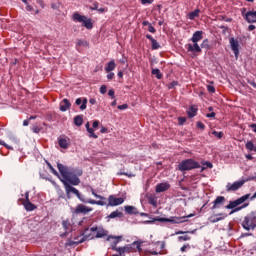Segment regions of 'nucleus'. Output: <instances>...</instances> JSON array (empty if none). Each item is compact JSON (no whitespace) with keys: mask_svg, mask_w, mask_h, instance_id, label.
<instances>
[{"mask_svg":"<svg viewBox=\"0 0 256 256\" xmlns=\"http://www.w3.org/2000/svg\"><path fill=\"white\" fill-rule=\"evenodd\" d=\"M57 169L62 177L60 178V181L64 185L67 199H71V193L76 196L79 195V190L73 186L80 185L81 179H79V177L83 175V170L65 166L59 162H57Z\"/></svg>","mask_w":256,"mask_h":256,"instance_id":"obj_1","label":"nucleus"},{"mask_svg":"<svg viewBox=\"0 0 256 256\" xmlns=\"http://www.w3.org/2000/svg\"><path fill=\"white\" fill-rule=\"evenodd\" d=\"M191 217H195V214H189L183 217H172V218H161L158 216L156 218H152L151 220H146L144 221V223L145 225L155 223V221H158L159 223H185V221H187V219H191Z\"/></svg>","mask_w":256,"mask_h":256,"instance_id":"obj_2","label":"nucleus"},{"mask_svg":"<svg viewBox=\"0 0 256 256\" xmlns=\"http://www.w3.org/2000/svg\"><path fill=\"white\" fill-rule=\"evenodd\" d=\"M249 197H251V194H245L244 196H241L240 198L234 201H230L229 204L225 206V209H233L231 210L229 215H233V213H237V211H241V209H245V207H248L249 204H244L240 207L239 205L245 203V201H247ZM235 207H238V208H235Z\"/></svg>","mask_w":256,"mask_h":256,"instance_id":"obj_3","label":"nucleus"},{"mask_svg":"<svg viewBox=\"0 0 256 256\" xmlns=\"http://www.w3.org/2000/svg\"><path fill=\"white\" fill-rule=\"evenodd\" d=\"M141 241H134L124 247H118V254L112 256H125V253H132V251H141Z\"/></svg>","mask_w":256,"mask_h":256,"instance_id":"obj_4","label":"nucleus"},{"mask_svg":"<svg viewBox=\"0 0 256 256\" xmlns=\"http://www.w3.org/2000/svg\"><path fill=\"white\" fill-rule=\"evenodd\" d=\"M241 226L245 231H253L256 229V212H251L244 217Z\"/></svg>","mask_w":256,"mask_h":256,"instance_id":"obj_5","label":"nucleus"},{"mask_svg":"<svg viewBox=\"0 0 256 256\" xmlns=\"http://www.w3.org/2000/svg\"><path fill=\"white\" fill-rule=\"evenodd\" d=\"M201 165L199 164V162L193 160V159H185L182 160L179 164H178V171H192V169H200Z\"/></svg>","mask_w":256,"mask_h":256,"instance_id":"obj_6","label":"nucleus"},{"mask_svg":"<svg viewBox=\"0 0 256 256\" xmlns=\"http://www.w3.org/2000/svg\"><path fill=\"white\" fill-rule=\"evenodd\" d=\"M72 19L77 23H83V27H86L88 30L93 29V20L91 18H87L85 15L79 14V12H75Z\"/></svg>","mask_w":256,"mask_h":256,"instance_id":"obj_7","label":"nucleus"},{"mask_svg":"<svg viewBox=\"0 0 256 256\" xmlns=\"http://www.w3.org/2000/svg\"><path fill=\"white\" fill-rule=\"evenodd\" d=\"M93 211V208L87 207L83 204H78L76 208H71L72 215H79L82 213V215H87V213H91Z\"/></svg>","mask_w":256,"mask_h":256,"instance_id":"obj_8","label":"nucleus"},{"mask_svg":"<svg viewBox=\"0 0 256 256\" xmlns=\"http://www.w3.org/2000/svg\"><path fill=\"white\" fill-rule=\"evenodd\" d=\"M123 203H125V199L117 198L115 195H110L108 197L107 207H117L119 205H123Z\"/></svg>","mask_w":256,"mask_h":256,"instance_id":"obj_9","label":"nucleus"},{"mask_svg":"<svg viewBox=\"0 0 256 256\" xmlns=\"http://www.w3.org/2000/svg\"><path fill=\"white\" fill-rule=\"evenodd\" d=\"M245 185V180L236 181L233 184L228 183L226 185V191L229 193L231 191H238V189H241Z\"/></svg>","mask_w":256,"mask_h":256,"instance_id":"obj_10","label":"nucleus"},{"mask_svg":"<svg viewBox=\"0 0 256 256\" xmlns=\"http://www.w3.org/2000/svg\"><path fill=\"white\" fill-rule=\"evenodd\" d=\"M111 239H114V241L111 244V249L113 251H116L117 253H119V247H117V244L121 241V239H123V236H108L106 241H111Z\"/></svg>","mask_w":256,"mask_h":256,"instance_id":"obj_11","label":"nucleus"},{"mask_svg":"<svg viewBox=\"0 0 256 256\" xmlns=\"http://www.w3.org/2000/svg\"><path fill=\"white\" fill-rule=\"evenodd\" d=\"M229 43L235 57H239V41L232 37L229 39Z\"/></svg>","mask_w":256,"mask_h":256,"instance_id":"obj_12","label":"nucleus"},{"mask_svg":"<svg viewBox=\"0 0 256 256\" xmlns=\"http://www.w3.org/2000/svg\"><path fill=\"white\" fill-rule=\"evenodd\" d=\"M225 205V196H217L216 199L213 201L212 210L220 209Z\"/></svg>","mask_w":256,"mask_h":256,"instance_id":"obj_13","label":"nucleus"},{"mask_svg":"<svg viewBox=\"0 0 256 256\" xmlns=\"http://www.w3.org/2000/svg\"><path fill=\"white\" fill-rule=\"evenodd\" d=\"M194 44H188L186 45V49L190 53H201V46L197 44V42H193Z\"/></svg>","mask_w":256,"mask_h":256,"instance_id":"obj_14","label":"nucleus"},{"mask_svg":"<svg viewBox=\"0 0 256 256\" xmlns=\"http://www.w3.org/2000/svg\"><path fill=\"white\" fill-rule=\"evenodd\" d=\"M171 185L169 183H159L156 185L155 191L156 193H165V191H169Z\"/></svg>","mask_w":256,"mask_h":256,"instance_id":"obj_15","label":"nucleus"},{"mask_svg":"<svg viewBox=\"0 0 256 256\" xmlns=\"http://www.w3.org/2000/svg\"><path fill=\"white\" fill-rule=\"evenodd\" d=\"M227 217V214L225 213H218L215 214L214 216L210 217V223H219V221H223Z\"/></svg>","mask_w":256,"mask_h":256,"instance_id":"obj_16","label":"nucleus"},{"mask_svg":"<svg viewBox=\"0 0 256 256\" xmlns=\"http://www.w3.org/2000/svg\"><path fill=\"white\" fill-rule=\"evenodd\" d=\"M244 18L247 23H256V11H248Z\"/></svg>","mask_w":256,"mask_h":256,"instance_id":"obj_17","label":"nucleus"},{"mask_svg":"<svg viewBox=\"0 0 256 256\" xmlns=\"http://www.w3.org/2000/svg\"><path fill=\"white\" fill-rule=\"evenodd\" d=\"M67 109H71V102H69V99L64 98L62 102L60 103V111L65 113Z\"/></svg>","mask_w":256,"mask_h":256,"instance_id":"obj_18","label":"nucleus"},{"mask_svg":"<svg viewBox=\"0 0 256 256\" xmlns=\"http://www.w3.org/2000/svg\"><path fill=\"white\" fill-rule=\"evenodd\" d=\"M201 39H203V31H196L192 35V38L190 39V41H192V43H199Z\"/></svg>","mask_w":256,"mask_h":256,"instance_id":"obj_19","label":"nucleus"},{"mask_svg":"<svg viewBox=\"0 0 256 256\" xmlns=\"http://www.w3.org/2000/svg\"><path fill=\"white\" fill-rule=\"evenodd\" d=\"M82 239L78 241V243H85L91 237V230L90 228H86L82 233H81Z\"/></svg>","mask_w":256,"mask_h":256,"instance_id":"obj_20","label":"nucleus"},{"mask_svg":"<svg viewBox=\"0 0 256 256\" xmlns=\"http://www.w3.org/2000/svg\"><path fill=\"white\" fill-rule=\"evenodd\" d=\"M124 211L128 215H139V211L137 210V208L135 206H125Z\"/></svg>","mask_w":256,"mask_h":256,"instance_id":"obj_21","label":"nucleus"},{"mask_svg":"<svg viewBox=\"0 0 256 256\" xmlns=\"http://www.w3.org/2000/svg\"><path fill=\"white\" fill-rule=\"evenodd\" d=\"M75 103L76 105H81L80 106L81 111H85V109H87V98H83V100L81 98H77Z\"/></svg>","mask_w":256,"mask_h":256,"instance_id":"obj_22","label":"nucleus"},{"mask_svg":"<svg viewBox=\"0 0 256 256\" xmlns=\"http://www.w3.org/2000/svg\"><path fill=\"white\" fill-rule=\"evenodd\" d=\"M62 227L65 231V233L62 235V237H65V235H67L69 233V227H71V221L69 220V218L62 221Z\"/></svg>","mask_w":256,"mask_h":256,"instance_id":"obj_23","label":"nucleus"},{"mask_svg":"<svg viewBox=\"0 0 256 256\" xmlns=\"http://www.w3.org/2000/svg\"><path fill=\"white\" fill-rule=\"evenodd\" d=\"M121 219L124 217L123 212H119V210L113 211L110 215L107 216V219Z\"/></svg>","mask_w":256,"mask_h":256,"instance_id":"obj_24","label":"nucleus"},{"mask_svg":"<svg viewBox=\"0 0 256 256\" xmlns=\"http://www.w3.org/2000/svg\"><path fill=\"white\" fill-rule=\"evenodd\" d=\"M115 67H117V64H115V60H111L105 67L106 73H111V71H115Z\"/></svg>","mask_w":256,"mask_h":256,"instance_id":"obj_25","label":"nucleus"},{"mask_svg":"<svg viewBox=\"0 0 256 256\" xmlns=\"http://www.w3.org/2000/svg\"><path fill=\"white\" fill-rule=\"evenodd\" d=\"M23 205L27 211H35V209H37V206L31 203V201H24Z\"/></svg>","mask_w":256,"mask_h":256,"instance_id":"obj_26","label":"nucleus"},{"mask_svg":"<svg viewBox=\"0 0 256 256\" xmlns=\"http://www.w3.org/2000/svg\"><path fill=\"white\" fill-rule=\"evenodd\" d=\"M90 11H98V13H105V8H99V2H94L92 6H89Z\"/></svg>","mask_w":256,"mask_h":256,"instance_id":"obj_27","label":"nucleus"},{"mask_svg":"<svg viewBox=\"0 0 256 256\" xmlns=\"http://www.w3.org/2000/svg\"><path fill=\"white\" fill-rule=\"evenodd\" d=\"M58 145L61 147V149H69V141H67L65 138H61L58 141Z\"/></svg>","mask_w":256,"mask_h":256,"instance_id":"obj_28","label":"nucleus"},{"mask_svg":"<svg viewBox=\"0 0 256 256\" xmlns=\"http://www.w3.org/2000/svg\"><path fill=\"white\" fill-rule=\"evenodd\" d=\"M199 13H201V10L195 9L194 11L188 13V19H190V21H193L196 17H199Z\"/></svg>","mask_w":256,"mask_h":256,"instance_id":"obj_29","label":"nucleus"},{"mask_svg":"<svg viewBox=\"0 0 256 256\" xmlns=\"http://www.w3.org/2000/svg\"><path fill=\"white\" fill-rule=\"evenodd\" d=\"M187 115L189 119H193V117L197 115V108L195 106H191L190 109L187 111Z\"/></svg>","mask_w":256,"mask_h":256,"instance_id":"obj_30","label":"nucleus"},{"mask_svg":"<svg viewBox=\"0 0 256 256\" xmlns=\"http://www.w3.org/2000/svg\"><path fill=\"white\" fill-rule=\"evenodd\" d=\"M74 125H76V127H81V125H83V116L82 115H78L74 118Z\"/></svg>","mask_w":256,"mask_h":256,"instance_id":"obj_31","label":"nucleus"},{"mask_svg":"<svg viewBox=\"0 0 256 256\" xmlns=\"http://www.w3.org/2000/svg\"><path fill=\"white\" fill-rule=\"evenodd\" d=\"M102 237H107V231L103 228H100L96 233V239H102Z\"/></svg>","mask_w":256,"mask_h":256,"instance_id":"obj_32","label":"nucleus"},{"mask_svg":"<svg viewBox=\"0 0 256 256\" xmlns=\"http://www.w3.org/2000/svg\"><path fill=\"white\" fill-rule=\"evenodd\" d=\"M152 75H155L156 79H163V74L161 73V70L158 68L152 69Z\"/></svg>","mask_w":256,"mask_h":256,"instance_id":"obj_33","label":"nucleus"},{"mask_svg":"<svg viewBox=\"0 0 256 256\" xmlns=\"http://www.w3.org/2000/svg\"><path fill=\"white\" fill-rule=\"evenodd\" d=\"M76 47H89V42L83 39H78L76 43Z\"/></svg>","mask_w":256,"mask_h":256,"instance_id":"obj_34","label":"nucleus"},{"mask_svg":"<svg viewBox=\"0 0 256 256\" xmlns=\"http://www.w3.org/2000/svg\"><path fill=\"white\" fill-rule=\"evenodd\" d=\"M246 149H248V151H255L256 152V146L255 144H253L252 141H248L245 145Z\"/></svg>","mask_w":256,"mask_h":256,"instance_id":"obj_35","label":"nucleus"},{"mask_svg":"<svg viewBox=\"0 0 256 256\" xmlns=\"http://www.w3.org/2000/svg\"><path fill=\"white\" fill-rule=\"evenodd\" d=\"M200 49H206L209 50L211 48V46H209V39H205L203 40V42L200 45Z\"/></svg>","mask_w":256,"mask_h":256,"instance_id":"obj_36","label":"nucleus"},{"mask_svg":"<svg viewBox=\"0 0 256 256\" xmlns=\"http://www.w3.org/2000/svg\"><path fill=\"white\" fill-rule=\"evenodd\" d=\"M47 166L49 167L51 173H53V175H55L56 177H59V172H57V170H55V168L53 167V165H51V163L47 162Z\"/></svg>","mask_w":256,"mask_h":256,"instance_id":"obj_37","label":"nucleus"},{"mask_svg":"<svg viewBox=\"0 0 256 256\" xmlns=\"http://www.w3.org/2000/svg\"><path fill=\"white\" fill-rule=\"evenodd\" d=\"M212 135L216 137L217 139H223V135H225L223 132H217L216 130L212 131Z\"/></svg>","mask_w":256,"mask_h":256,"instance_id":"obj_38","label":"nucleus"},{"mask_svg":"<svg viewBox=\"0 0 256 256\" xmlns=\"http://www.w3.org/2000/svg\"><path fill=\"white\" fill-rule=\"evenodd\" d=\"M151 43H152L153 50L161 49V45L155 39Z\"/></svg>","mask_w":256,"mask_h":256,"instance_id":"obj_39","label":"nucleus"},{"mask_svg":"<svg viewBox=\"0 0 256 256\" xmlns=\"http://www.w3.org/2000/svg\"><path fill=\"white\" fill-rule=\"evenodd\" d=\"M87 132L89 133V137H93V139H97V134H95V130L93 128H88Z\"/></svg>","mask_w":256,"mask_h":256,"instance_id":"obj_40","label":"nucleus"},{"mask_svg":"<svg viewBox=\"0 0 256 256\" xmlns=\"http://www.w3.org/2000/svg\"><path fill=\"white\" fill-rule=\"evenodd\" d=\"M148 203H149L150 205H153V207H157V200H156L155 198H153V196H150V197L148 198Z\"/></svg>","mask_w":256,"mask_h":256,"instance_id":"obj_41","label":"nucleus"},{"mask_svg":"<svg viewBox=\"0 0 256 256\" xmlns=\"http://www.w3.org/2000/svg\"><path fill=\"white\" fill-rule=\"evenodd\" d=\"M91 193H92V195H94V197H96V199H101L102 201H105V197L95 193V189L91 188Z\"/></svg>","mask_w":256,"mask_h":256,"instance_id":"obj_42","label":"nucleus"},{"mask_svg":"<svg viewBox=\"0 0 256 256\" xmlns=\"http://www.w3.org/2000/svg\"><path fill=\"white\" fill-rule=\"evenodd\" d=\"M191 237L189 235L179 236L178 241H189Z\"/></svg>","mask_w":256,"mask_h":256,"instance_id":"obj_43","label":"nucleus"},{"mask_svg":"<svg viewBox=\"0 0 256 256\" xmlns=\"http://www.w3.org/2000/svg\"><path fill=\"white\" fill-rule=\"evenodd\" d=\"M186 121H187V118H185V117H178V124L179 125H185Z\"/></svg>","mask_w":256,"mask_h":256,"instance_id":"obj_44","label":"nucleus"},{"mask_svg":"<svg viewBox=\"0 0 256 256\" xmlns=\"http://www.w3.org/2000/svg\"><path fill=\"white\" fill-rule=\"evenodd\" d=\"M177 85H179V82L173 81L169 84L168 89H175V87H177Z\"/></svg>","mask_w":256,"mask_h":256,"instance_id":"obj_45","label":"nucleus"},{"mask_svg":"<svg viewBox=\"0 0 256 256\" xmlns=\"http://www.w3.org/2000/svg\"><path fill=\"white\" fill-rule=\"evenodd\" d=\"M76 197L79 199V201H81L82 203H87V200L85 199V196L81 195V193H79L78 195H76Z\"/></svg>","mask_w":256,"mask_h":256,"instance_id":"obj_46","label":"nucleus"},{"mask_svg":"<svg viewBox=\"0 0 256 256\" xmlns=\"http://www.w3.org/2000/svg\"><path fill=\"white\" fill-rule=\"evenodd\" d=\"M219 29H222L223 35H225V33H227V31H229V27H227L225 25H220Z\"/></svg>","mask_w":256,"mask_h":256,"instance_id":"obj_47","label":"nucleus"},{"mask_svg":"<svg viewBox=\"0 0 256 256\" xmlns=\"http://www.w3.org/2000/svg\"><path fill=\"white\" fill-rule=\"evenodd\" d=\"M100 93H101V95H105V93H107V86L106 85H102L100 87Z\"/></svg>","mask_w":256,"mask_h":256,"instance_id":"obj_48","label":"nucleus"},{"mask_svg":"<svg viewBox=\"0 0 256 256\" xmlns=\"http://www.w3.org/2000/svg\"><path fill=\"white\" fill-rule=\"evenodd\" d=\"M148 31L149 33H157V30L155 29V27H153L152 24H149Z\"/></svg>","mask_w":256,"mask_h":256,"instance_id":"obj_49","label":"nucleus"},{"mask_svg":"<svg viewBox=\"0 0 256 256\" xmlns=\"http://www.w3.org/2000/svg\"><path fill=\"white\" fill-rule=\"evenodd\" d=\"M196 127H198V129H201L202 131L205 130V124H203L202 122H197Z\"/></svg>","mask_w":256,"mask_h":256,"instance_id":"obj_50","label":"nucleus"},{"mask_svg":"<svg viewBox=\"0 0 256 256\" xmlns=\"http://www.w3.org/2000/svg\"><path fill=\"white\" fill-rule=\"evenodd\" d=\"M129 107V105L127 104H122V105H118L117 106V109H119L120 111H123L125 109H127Z\"/></svg>","mask_w":256,"mask_h":256,"instance_id":"obj_51","label":"nucleus"},{"mask_svg":"<svg viewBox=\"0 0 256 256\" xmlns=\"http://www.w3.org/2000/svg\"><path fill=\"white\" fill-rule=\"evenodd\" d=\"M108 95H109V97H111L112 99H115V90L110 89V90L108 91Z\"/></svg>","mask_w":256,"mask_h":256,"instance_id":"obj_52","label":"nucleus"},{"mask_svg":"<svg viewBox=\"0 0 256 256\" xmlns=\"http://www.w3.org/2000/svg\"><path fill=\"white\" fill-rule=\"evenodd\" d=\"M32 131L33 133H41V128L39 126H33Z\"/></svg>","mask_w":256,"mask_h":256,"instance_id":"obj_53","label":"nucleus"},{"mask_svg":"<svg viewBox=\"0 0 256 256\" xmlns=\"http://www.w3.org/2000/svg\"><path fill=\"white\" fill-rule=\"evenodd\" d=\"M159 244H161V245H160V249H161V250L165 249V241H162V242H161V241H157V242H156V245H159Z\"/></svg>","mask_w":256,"mask_h":256,"instance_id":"obj_54","label":"nucleus"},{"mask_svg":"<svg viewBox=\"0 0 256 256\" xmlns=\"http://www.w3.org/2000/svg\"><path fill=\"white\" fill-rule=\"evenodd\" d=\"M96 205H100L101 207H104V205H107V202H105L103 200H98V201H96Z\"/></svg>","mask_w":256,"mask_h":256,"instance_id":"obj_55","label":"nucleus"},{"mask_svg":"<svg viewBox=\"0 0 256 256\" xmlns=\"http://www.w3.org/2000/svg\"><path fill=\"white\" fill-rule=\"evenodd\" d=\"M142 5H151L153 3V0H141Z\"/></svg>","mask_w":256,"mask_h":256,"instance_id":"obj_56","label":"nucleus"},{"mask_svg":"<svg viewBox=\"0 0 256 256\" xmlns=\"http://www.w3.org/2000/svg\"><path fill=\"white\" fill-rule=\"evenodd\" d=\"M207 89H208L209 93H215V87L214 86L208 85Z\"/></svg>","mask_w":256,"mask_h":256,"instance_id":"obj_57","label":"nucleus"},{"mask_svg":"<svg viewBox=\"0 0 256 256\" xmlns=\"http://www.w3.org/2000/svg\"><path fill=\"white\" fill-rule=\"evenodd\" d=\"M204 165L208 168V169H213V163L209 162V161H206L204 163Z\"/></svg>","mask_w":256,"mask_h":256,"instance_id":"obj_58","label":"nucleus"},{"mask_svg":"<svg viewBox=\"0 0 256 256\" xmlns=\"http://www.w3.org/2000/svg\"><path fill=\"white\" fill-rule=\"evenodd\" d=\"M86 203H89L90 205H97V200L89 199V200H86Z\"/></svg>","mask_w":256,"mask_h":256,"instance_id":"obj_59","label":"nucleus"},{"mask_svg":"<svg viewBox=\"0 0 256 256\" xmlns=\"http://www.w3.org/2000/svg\"><path fill=\"white\" fill-rule=\"evenodd\" d=\"M113 77H115V73L110 72L109 74H107V79H108V80L113 79Z\"/></svg>","mask_w":256,"mask_h":256,"instance_id":"obj_60","label":"nucleus"},{"mask_svg":"<svg viewBox=\"0 0 256 256\" xmlns=\"http://www.w3.org/2000/svg\"><path fill=\"white\" fill-rule=\"evenodd\" d=\"M117 175H125L126 177H133V175L128 174L126 172H118Z\"/></svg>","mask_w":256,"mask_h":256,"instance_id":"obj_61","label":"nucleus"},{"mask_svg":"<svg viewBox=\"0 0 256 256\" xmlns=\"http://www.w3.org/2000/svg\"><path fill=\"white\" fill-rule=\"evenodd\" d=\"M255 29H256V26L253 25V24H250V25L248 26V31H255Z\"/></svg>","mask_w":256,"mask_h":256,"instance_id":"obj_62","label":"nucleus"},{"mask_svg":"<svg viewBox=\"0 0 256 256\" xmlns=\"http://www.w3.org/2000/svg\"><path fill=\"white\" fill-rule=\"evenodd\" d=\"M26 11H33V6L26 4Z\"/></svg>","mask_w":256,"mask_h":256,"instance_id":"obj_63","label":"nucleus"},{"mask_svg":"<svg viewBox=\"0 0 256 256\" xmlns=\"http://www.w3.org/2000/svg\"><path fill=\"white\" fill-rule=\"evenodd\" d=\"M250 129H252V131L256 133V124H250Z\"/></svg>","mask_w":256,"mask_h":256,"instance_id":"obj_64","label":"nucleus"}]
</instances>
